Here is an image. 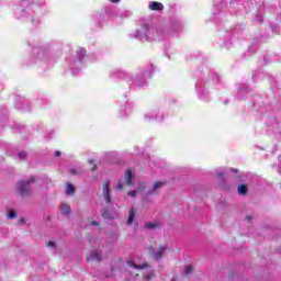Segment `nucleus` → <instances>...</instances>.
Returning <instances> with one entry per match:
<instances>
[{
  "label": "nucleus",
  "mask_w": 281,
  "mask_h": 281,
  "mask_svg": "<svg viewBox=\"0 0 281 281\" xmlns=\"http://www.w3.org/2000/svg\"><path fill=\"white\" fill-rule=\"evenodd\" d=\"M128 271L137 281H149L155 278V269L148 263H137L135 260L127 261Z\"/></svg>",
  "instance_id": "f257e3e1"
},
{
  "label": "nucleus",
  "mask_w": 281,
  "mask_h": 281,
  "mask_svg": "<svg viewBox=\"0 0 281 281\" xmlns=\"http://www.w3.org/2000/svg\"><path fill=\"white\" fill-rule=\"evenodd\" d=\"M164 33L162 29H153L148 24H143L134 34V38L139 41H157Z\"/></svg>",
  "instance_id": "f03ea898"
},
{
  "label": "nucleus",
  "mask_w": 281,
  "mask_h": 281,
  "mask_svg": "<svg viewBox=\"0 0 281 281\" xmlns=\"http://www.w3.org/2000/svg\"><path fill=\"white\" fill-rule=\"evenodd\" d=\"M34 183V177L29 179H22L15 184V192L19 196L30 198L32 196V184Z\"/></svg>",
  "instance_id": "7ed1b4c3"
},
{
  "label": "nucleus",
  "mask_w": 281,
  "mask_h": 281,
  "mask_svg": "<svg viewBox=\"0 0 281 281\" xmlns=\"http://www.w3.org/2000/svg\"><path fill=\"white\" fill-rule=\"evenodd\" d=\"M164 186H166V180L155 181L145 192L144 199H148V196H157V194L161 192V188H164Z\"/></svg>",
  "instance_id": "20e7f679"
},
{
  "label": "nucleus",
  "mask_w": 281,
  "mask_h": 281,
  "mask_svg": "<svg viewBox=\"0 0 281 281\" xmlns=\"http://www.w3.org/2000/svg\"><path fill=\"white\" fill-rule=\"evenodd\" d=\"M110 183L111 182L109 180H105L102 184V188H101V196L105 201L106 205H111V203H112Z\"/></svg>",
  "instance_id": "39448f33"
},
{
  "label": "nucleus",
  "mask_w": 281,
  "mask_h": 281,
  "mask_svg": "<svg viewBox=\"0 0 281 281\" xmlns=\"http://www.w3.org/2000/svg\"><path fill=\"white\" fill-rule=\"evenodd\" d=\"M87 262H101L102 261V254L100 250H91L87 256Z\"/></svg>",
  "instance_id": "423d86ee"
},
{
  "label": "nucleus",
  "mask_w": 281,
  "mask_h": 281,
  "mask_svg": "<svg viewBox=\"0 0 281 281\" xmlns=\"http://www.w3.org/2000/svg\"><path fill=\"white\" fill-rule=\"evenodd\" d=\"M145 120L146 122H153V120H155L156 122H161V120H164V115L156 111H150L145 114Z\"/></svg>",
  "instance_id": "0eeeda50"
},
{
  "label": "nucleus",
  "mask_w": 281,
  "mask_h": 281,
  "mask_svg": "<svg viewBox=\"0 0 281 281\" xmlns=\"http://www.w3.org/2000/svg\"><path fill=\"white\" fill-rule=\"evenodd\" d=\"M166 251H168L167 246H159L158 249L153 254L155 260H161V258L166 256Z\"/></svg>",
  "instance_id": "6e6552de"
},
{
  "label": "nucleus",
  "mask_w": 281,
  "mask_h": 281,
  "mask_svg": "<svg viewBox=\"0 0 281 281\" xmlns=\"http://www.w3.org/2000/svg\"><path fill=\"white\" fill-rule=\"evenodd\" d=\"M142 190H146V182H139L138 190H132V191L127 192V196L135 199V196H137V192H139Z\"/></svg>",
  "instance_id": "1a4fd4ad"
},
{
  "label": "nucleus",
  "mask_w": 281,
  "mask_h": 281,
  "mask_svg": "<svg viewBox=\"0 0 281 281\" xmlns=\"http://www.w3.org/2000/svg\"><path fill=\"white\" fill-rule=\"evenodd\" d=\"M60 212L64 216H69V214H71V206L68 203L63 202L60 204Z\"/></svg>",
  "instance_id": "9d476101"
},
{
  "label": "nucleus",
  "mask_w": 281,
  "mask_h": 281,
  "mask_svg": "<svg viewBox=\"0 0 281 281\" xmlns=\"http://www.w3.org/2000/svg\"><path fill=\"white\" fill-rule=\"evenodd\" d=\"M133 179H134L133 172L131 170H127L124 176V183L126 186H133Z\"/></svg>",
  "instance_id": "9b49d317"
},
{
  "label": "nucleus",
  "mask_w": 281,
  "mask_h": 281,
  "mask_svg": "<svg viewBox=\"0 0 281 281\" xmlns=\"http://www.w3.org/2000/svg\"><path fill=\"white\" fill-rule=\"evenodd\" d=\"M90 244L93 245V247H98V249L103 248L104 244L102 243V239L98 238V237H92L90 239Z\"/></svg>",
  "instance_id": "f8f14e48"
},
{
  "label": "nucleus",
  "mask_w": 281,
  "mask_h": 281,
  "mask_svg": "<svg viewBox=\"0 0 281 281\" xmlns=\"http://www.w3.org/2000/svg\"><path fill=\"white\" fill-rule=\"evenodd\" d=\"M65 192L67 196H74V194H76V187H74L71 183H67Z\"/></svg>",
  "instance_id": "ddd939ff"
},
{
  "label": "nucleus",
  "mask_w": 281,
  "mask_h": 281,
  "mask_svg": "<svg viewBox=\"0 0 281 281\" xmlns=\"http://www.w3.org/2000/svg\"><path fill=\"white\" fill-rule=\"evenodd\" d=\"M149 9L160 12V10H164V4L161 2H151L149 3Z\"/></svg>",
  "instance_id": "4468645a"
},
{
  "label": "nucleus",
  "mask_w": 281,
  "mask_h": 281,
  "mask_svg": "<svg viewBox=\"0 0 281 281\" xmlns=\"http://www.w3.org/2000/svg\"><path fill=\"white\" fill-rule=\"evenodd\" d=\"M237 192L240 196H245V194H247V184H239L237 187Z\"/></svg>",
  "instance_id": "2eb2a0df"
},
{
  "label": "nucleus",
  "mask_w": 281,
  "mask_h": 281,
  "mask_svg": "<svg viewBox=\"0 0 281 281\" xmlns=\"http://www.w3.org/2000/svg\"><path fill=\"white\" fill-rule=\"evenodd\" d=\"M145 227L147 229H159V223L158 222H149L145 224Z\"/></svg>",
  "instance_id": "dca6fc26"
},
{
  "label": "nucleus",
  "mask_w": 281,
  "mask_h": 281,
  "mask_svg": "<svg viewBox=\"0 0 281 281\" xmlns=\"http://www.w3.org/2000/svg\"><path fill=\"white\" fill-rule=\"evenodd\" d=\"M135 220V210H131L127 217V225H132Z\"/></svg>",
  "instance_id": "f3484780"
},
{
  "label": "nucleus",
  "mask_w": 281,
  "mask_h": 281,
  "mask_svg": "<svg viewBox=\"0 0 281 281\" xmlns=\"http://www.w3.org/2000/svg\"><path fill=\"white\" fill-rule=\"evenodd\" d=\"M135 85H136V87H146V80L138 77L135 80Z\"/></svg>",
  "instance_id": "a211bd4d"
},
{
  "label": "nucleus",
  "mask_w": 281,
  "mask_h": 281,
  "mask_svg": "<svg viewBox=\"0 0 281 281\" xmlns=\"http://www.w3.org/2000/svg\"><path fill=\"white\" fill-rule=\"evenodd\" d=\"M77 56H79V59L82 60V58H85V56H87V50H85L83 48H79L77 50Z\"/></svg>",
  "instance_id": "6ab92c4d"
},
{
  "label": "nucleus",
  "mask_w": 281,
  "mask_h": 281,
  "mask_svg": "<svg viewBox=\"0 0 281 281\" xmlns=\"http://www.w3.org/2000/svg\"><path fill=\"white\" fill-rule=\"evenodd\" d=\"M25 12L22 9H18L15 11V16L16 19H23V16L21 14H24Z\"/></svg>",
  "instance_id": "aec40b11"
},
{
  "label": "nucleus",
  "mask_w": 281,
  "mask_h": 281,
  "mask_svg": "<svg viewBox=\"0 0 281 281\" xmlns=\"http://www.w3.org/2000/svg\"><path fill=\"white\" fill-rule=\"evenodd\" d=\"M192 271H194V268H192V266H187L184 268V273H187V276H190V273H192Z\"/></svg>",
  "instance_id": "412c9836"
},
{
  "label": "nucleus",
  "mask_w": 281,
  "mask_h": 281,
  "mask_svg": "<svg viewBox=\"0 0 281 281\" xmlns=\"http://www.w3.org/2000/svg\"><path fill=\"white\" fill-rule=\"evenodd\" d=\"M153 71H155V67H150L149 71H145L144 76H146L147 78H150V76H153Z\"/></svg>",
  "instance_id": "4be33fe9"
},
{
  "label": "nucleus",
  "mask_w": 281,
  "mask_h": 281,
  "mask_svg": "<svg viewBox=\"0 0 281 281\" xmlns=\"http://www.w3.org/2000/svg\"><path fill=\"white\" fill-rule=\"evenodd\" d=\"M87 225H92L93 227H98V225H100V222L98 221H88Z\"/></svg>",
  "instance_id": "5701e85b"
},
{
  "label": "nucleus",
  "mask_w": 281,
  "mask_h": 281,
  "mask_svg": "<svg viewBox=\"0 0 281 281\" xmlns=\"http://www.w3.org/2000/svg\"><path fill=\"white\" fill-rule=\"evenodd\" d=\"M8 218H16V213L14 211H10L8 214Z\"/></svg>",
  "instance_id": "b1692460"
},
{
  "label": "nucleus",
  "mask_w": 281,
  "mask_h": 281,
  "mask_svg": "<svg viewBox=\"0 0 281 281\" xmlns=\"http://www.w3.org/2000/svg\"><path fill=\"white\" fill-rule=\"evenodd\" d=\"M18 157H20V159H25V157H27V154L25 151H21L18 154Z\"/></svg>",
  "instance_id": "393cba45"
},
{
  "label": "nucleus",
  "mask_w": 281,
  "mask_h": 281,
  "mask_svg": "<svg viewBox=\"0 0 281 281\" xmlns=\"http://www.w3.org/2000/svg\"><path fill=\"white\" fill-rule=\"evenodd\" d=\"M116 188L117 190H124V184H122V181H119Z\"/></svg>",
  "instance_id": "a878e982"
},
{
  "label": "nucleus",
  "mask_w": 281,
  "mask_h": 281,
  "mask_svg": "<svg viewBox=\"0 0 281 281\" xmlns=\"http://www.w3.org/2000/svg\"><path fill=\"white\" fill-rule=\"evenodd\" d=\"M47 245H48V247H50L52 249H54V247H56V243H54V241H52V240H49Z\"/></svg>",
  "instance_id": "bb28decb"
},
{
  "label": "nucleus",
  "mask_w": 281,
  "mask_h": 281,
  "mask_svg": "<svg viewBox=\"0 0 281 281\" xmlns=\"http://www.w3.org/2000/svg\"><path fill=\"white\" fill-rule=\"evenodd\" d=\"M111 3H120L121 0H110Z\"/></svg>",
  "instance_id": "cd10ccee"
},
{
  "label": "nucleus",
  "mask_w": 281,
  "mask_h": 281,
  "mask_svg": "<svg viewBox=\"0 0 281 281\" xmlns=\"http://www.w3.org/2000/svg\"><path fill=\"white\" fill-rule=\"evenodd\" d=\"M95 170H98V166H97V165H93V167H92V172L95 171Z\"/></svg>",
  "instance_id": "c85d7f7f"
},
{
  "label": "nucleus",
  "mask_w": 281,
  "mask_h": 281,
  "mask_svg": "<svg viewBox=\"0 0 281 281\" xmlns=\"http://www.w3.org/2000/svg\"><path fill=\"white\" fill-rule=\"evenodd\" d=\"M55 157H60V151H56Z\"/></svg>",
  "instance_id": "c756f323"
},
{
  "label": "nucleus",
  "mask_w": 281,
  "mask_h": 281,
  "mask_svg": "<svg viewBox=\"0 0 281 281\" xmlns=\"http://www.w3.org/2000/svg\"><path fill=\"white\" fill-rule=\"evenodd\" d=\"M225 172H218V177H223Z\"/></svg>",
  "instance_id": "7c9ffc66"
},
{
  "label": "nucleus",
  "mask_w": 281,
  "mask_h": 281,
  "mask_svg": "<svg viewBox=\"0 0 281 281\" xmlns=\"http://www.w3.org/2000/svg\"><path fill=\"white\" fill-rule=\"evenodd\" d=\"M71 173H72V175H78V172H76V171H74V170L71 171Z\"/></svg>",
  "instance_id": "2f4dec72"
},
{
  "label": "nucleus",
  "mask_w": 281,
  "mask_h": 281,
  "mask_svg": "<svg viewBox=\"0 0 281 281\" xmlns=\"http://www.w3.org/2000/svg\"><path fill=\"white\" fill-rule=\"evenodd\" d=\"M89 164H93V160H89Z\"/></svg>",
  "instance_id": "473e14b6"
},
{
  "label": "nucleus",
  "mask_w": 281,
  "mask_h": 281,
  "mask_svg": "<svg viewBox=\"0 0 281 281\" xmlns=\"http://www.w3.org/2000/svg\"><path fill=\"white\" fill-rule=\"evenodd\" d=\"M36 23H38V21L35 20V23H34V24L36 25Z\"/></svg>",
  "instance_id": "72a5a7b5"
}]
</instances>
